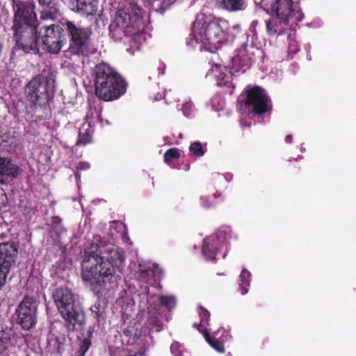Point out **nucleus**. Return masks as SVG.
I'll return each instance as SVG.
<instances>
[{"label": "nucleus", "mask_w": 356, "mask_h": 356, "mask_svg": "<svg viewBox=\"0 0 356 356\" xmlns=\"http://www.w3.org/2000/svg\"><path fill=\"white\" fill-rule=\"evenodd\" d=\"M82 262L81 277L92 290L110 289L121 279L122 266L125 257L119 248L92 245Z\"/></svg>", "instance_id": "obj_1"}, {"label": "nucleus", "mask_w": 356, "mask_h": 356, "mask_svg": "<svg viewBox=\"0 0 356 356\" xmlns=\"http://www.w3.org/2000/svg\"><path fill=\"white\" fill-rule=\"evenodd\" d=\"M229 22L222 17L201 15L194 22V37L210 52L218 50L228 40Z\"/></svg>", "instance_id": "obj_2"}, {"label": "nucleus", "mask_w": 356, "mask_h": 356, "mask_svg": "<svg viewBox=\"0 0 356 356\" xmlns=\"http://www.w3.org/2000/svg\"><path fill=\"white\" fill-rule=\"evenodd\" d=\"M145 11L136 3L119 9L109 25V35L115 41L137 35L145 29Z\"/></svg>", "instance_id": "obj_3"}, {"label": "nucleus", "mask_w": 356, "mask_h": 356, "mask_svg": "<svg viewBox=\"0 0 356 356\" xmlns=\"http://www.w3.org/2000/svg\"><path fill=\"white\" fill-rule=\"evenodd\" d=\"M269 10L275 14L266 21V31L270 36L281 35L292 29L304 17L300 7L292 0H275L268 8Z\"/></svg>", "instance_id": "obj_4"}, {"label": "nucleus", "mask_w": 356, "mask_h": 356, "mask_svg": "<svg viewBox=\"0 0 356 356\" xmlns=\"http://www.w3.org/2000/svg\"><path fill=\"white\" fill-rule=\"evenodd\" d=\"M54 86L44 76H36L26 85L25 94L34 107L35 115L42 118L47 117L49 111V102L54 97Z\"/></svg>", "instance_id": "obj_5"}, {"label": "nucleus", "mask_w": 356, "mask_h": 356, "mask_svg": "<svg viewBox=\"0 0 356 356\" xmlns=\"http://www.w3.org/2000/svg\"><path fill=\"white\" fill-rule=\"evenodd\" d=\"M67 40L69 47L65 52L70 55L88 56L94 53L92 47V30L89 26H82L75 22L66 19Z\"/></svg>", "instance_id": "obj_6"}, {"label": "nucleus", "mask_w": 356, "mask_h": 356, "mask_svg": "<svg viewBox=\"0 0 356 356\" xmlns=\"http://www.w3.org/2000/svg\"><path fill=\"white\" fill-rule=\"evenodd\" d=\"M54 300L62 318L70 324L81 325L84 321L83 312L75 295L67 288L60 287L53 293Z\"/></svg>", "instance_id": "obj_7"}, {"label": "nucleus", "mask_w": 356, "mask_h": 356, "mask_svg": "<svg viewBox=\"0 0 356 356\" xmlns=\"http://www.w3.org/2000/svg\"><path fill=\"white\" fill-rule=\"evenodd\" d=\"M38 301L34 296L26 295L15 309L16 323L22 329L30 330L38 322Z\"/></svg>", "instance_id": "obj_8"}, {"label": "nucleus", "mask_w": 356, "mask_h": 356, "mask_svg": "<svg viewBox=\"0 0 356 356\" xmlns=\"http://www.w3.org/2000/svg\"><path fill=\"white\" fill-rule=\"evenodd\" d=\"M64 27H66V19H64L56 24L42 27L44 32L40 37L48 52L58 54L63 44L67 43V33Z\"/></svg>", "instance_id": "obj_9"}, {"label": "nucleus", "mask_w": 356, "mask_h": 356, "mask_svg": "<svg viewBox=\"0 0 356 356\" xmlns=\"http://www.w3.org/2000/svg\"><path fill=\"white\" fill-rule=\"evenodd\" d=\"M13 6L14 17L12 29L38 27L34 3L16 0L13 1Z\"/></svg>", "instance_id": "obj_10"}, {"label": "nucleus", "mask_w": 356, "mask_h": 356, "mask_svg": "<svg viewBox=\"0 0 356 356\" xmlns=\"http://www.w3.org/2000/svg\"><path fill=\"white\" fill-rule=\"evenodd\" d=\"M12 30L15 41L14 50L22 51L25 54L39 53L38 41L40 34L38 33V27Z\"/></svg>", "instance_id": "obj_11"}, {"label": "nucleus", "mask_w": 356, "mask_h": 356, "mask_svg": "<svg viewBox=\"0 0 356 356\" xmlns=\"http://www.w3.org/2000/svg\"><path fill=\"white\" fill-rule=\"evenodd\" d=\"M245 108L256 115H262L269 112L272 108V103L269 96L260 86H254L246 91L243 100Z\"/></svg>", "instance_id": "obj_12"}, {"label": "nucleus", "mask_w": 356, "mask_h": 356, "mask_svg": "<svg viewBox=\"0 0 356 356\" xmlns=\"http://www.w3.org/2000/svg\"><path fill=\"white\" fill-rule=\"evenodd\" d=\"M120 75L114 68L108 63L102 62L94 67L92 76L95 81V93L98 95L109 94L107 92L106 86L111 81H115L118 76Z\"/></svg>", "instance_id": "obj_13"}, {"label": "nucleus", "mask_w": 356, "mask_h": 356, "mask_svg": "<svg viewBox=\"0 0 356 356\" xmlns=\"http://www.w3.org/2000/svg\"><path fill=\"white\" fill-rule=\"evenodd\" d=\"M18 249L13 243H0V289L6 284L8 275L15 265Z\"/></svg>", "instance_id": "obj_14"}, {"label": "nucleus", "mask_w": 356, "mask_h": 356, "mask_svg": "<svg viewBox=\"0 0 356 356\" xmlns=\"http://www.w3.org/2000/svg\"><path fill=\"white\" fill-rule=\"evenodd\" d=\"M107 92L109 94L98 95L97 97L106 101H113L120 98L127 91V83L124 79L120 75L118 76L115 81H111L106 86Z\"/></svg>", "instance_id": "obj_15"}, {"label": "nucleus", "mask_w": 356, "mask_h": 356, "mask_svg": "<svg viewBox=\"0 0 356 356\" xmlns=\"http://www.w3.org/2000/svg\"><path fill=\"white\" fill-rule=\"evenodd\" d=\"M253 54L250 52L247 44H243L237 54L232 58V70L234 72H245L254 62Z\"/></svg>", "instance_id": "obj_16"}, {"label": "nucleus", "mask_w": 356, "mask_h": 356, "mask_svg": "<svg viewBox=\"0 0 356 356\" xmlns=\"http://www.w3.org/2000/svg\"><path fill=\"white\" fill-rule=\"evenodd\" d=\"M21 173L19 167L15 164L11 159L0 156V176L3 178L0 182L4 184V179L13 180L17 179Z\"/></svg>", "instance_id": "obj_17"}, {"label": "nucleus", "mask_w": 356, "mask_h": 356, "mask_svg": "<svg viewBox=\"0 0 356 356\" xmlns=\"http://www.w3.org/2000/svg\"><path fill=\"white\" fill-rule=\"evenodd\" d=\"M222 244L220 239L216 236H209L204 239L202 247V253L207 260L214 261L217 259Z\"/></svg>", "instance_id": "obj_18"}, {"label": "nucleus", "mask_w": 356, "mask_h": 356, "mask_svg": "<svg viewBox=\"0 0 356 356\" xmlns=\"http://www.w3.org/2000/svg\"><path fill=\"white\" fill-rule=\"evenodd\" d=\"M13 337L12 329L0 321V356L7 353L14 346Z\"/></svg>", "instance_id": "obj_19"}, {"label": "nucleus", "mask_w": 356, "mask_h": 356, "mask_svg": "<svg viewBox=\"0 0 356 356\" xmlns=\"http://www.w3.org/2000/svg\"><path fill=\"white\" fill-rule=\"evenodd\" d=\"M216 6L229 13L243 12L247 8L245 0H214Z\"/></svg>", "instance_id": "obj_20"}, {"label": "nucleus", "mask_w": 356, "mask_h": 356, "mask_svg": "<svg viewBox=\"0 0 356 356\" xmlns=\"http://www.w3.org/2000/svg\"><path fill=\"white\" fill-rule=\"evenodd\" d=\"M219 333V330L217 332H215L213 337H210L209 333L207 330L204 329L203 332V335L207 341V342L216 350L219 353H223L225 352V348L224 346V342L230 337L228 332L223 330V334L220 337H218Z\"/></svg>", "instance_id": "obj_21"}, {"label": "nucleus", "mask_w": 356, "mask_h": 356, "mask_svg": "<svg viewBox=\"0 0 356 356\" xmlns=\"http://www.w3.org/2000/svg\"><path fill=\"white\" fill-rule=\"evenodd\" d=\"M66 346V338L57 336L48 340L47 350L51 355H60L65 350Z\"/></svg>", "instance_id": "obj_22"}, {"label": "nucleus", "mask_w": 356, "mask_h": 356, "mask_svg": "<svg viewBox=\"0 0 356 356\" xmlns=\"http://www.w3.org/2000/svg\"><path fill=\"white\" fill-rule=\"evenodd\" d=\"M76 2V10L79 13L92 15L96 13L95 0H71Z\"/></svg>", "instance_id": "obj_23"}, {"label": "nucleus", "mask_w": 356, "mask_h": 356, "mask_svg": "<svg viewBox=\"0 0 356 356\" xmlns=\"http://www.w3.org/2000/svg\"><path fill=\"white\" fill-rule=\"evenodd\" d=\"M217 85L227 88L225 92L232 95L235 86L232 83V74L231 72H219L216 75Z\"/></svg>", "instance_id": "obj_24"}, {"label": "nucleus", "mask_w": 356, "mask_h": 356, "mask_svg": "<svg viewBox=\"0 0 356 356\" xmlns=\"http://www.w3.org/2000/svg\"><path fill=\"white\" fill-rule=\"evenodd\" d=\"M223 201V197L219 193L202 195L200 197L201 204L206 209H210L218 206Z\"/></svg>", "instance_id": "obj_25"}, {"label": "nucleus", "mask_w": 356, "mask_h": 356, "mask_svg": "<svg viewBox=\"0 0 356 356\" xmlns=\"http://www.w3.org/2000/svg\"><path fill=\"white\" fill-rule=\"evenodd\" d=\"M92 330H88L86 337L79 341V349L75 352L74 356H85L92 345L91 338L92 337Z\"/></svg>", "instance_id": "obj_26"}, {"label": "nucleus", "mask_w": 356, "mask_h": 356, "mask_svg": "<svg viewBox=\"0 0 356 356\" xmlns=\"http://www.w3.org/2000/svg\"><path fill=\"white\" fill-rule=\"evenodd\" d=\"M92 129L90 124L88 122L82 124L79 131L78 143L87 144L91 141Z\"/></svg>", "instance_id": "obj_27"}, {"label": "nucleus", "mask_w": 356, "mask_h": 356, "mask_svg": "<svg viewBox=\"0 0 356 356\" xmlns=\"http://www.w3.org/2000/svg\"><path fill=\"white\" fill-rule=\"evenodd\" d=\"M251 273L246 269H243L240 275V289L241 294L245 295L248 292Z\"/></svg>", "instance_id": "obj_28"}, {"label": "nucleus", "mask_w": 356, "mask_h": 356, "mask_svg": "<svg viewBox=\"0 0 356 356\" xmlns=\"http://www.w3.org/2000/svg\"><path fill=\"white\" fill-rule=\"evenodd\" d=\"M181 156V151L177 147H172L168 149L163 156L164 161L169 164L173 160L177 159Z\"/></svg>", "instance_id": "obj_29"}, {"label": "nucleus", "mask_w": 356, "mask_h": 356, "mask_svg": "<svg viewBox=\"0 0 356 356\" xmlns=\"http://www.w3.org/2000/svg\"><path fill=\"white\" fill-rule=\"evenodd\" d=\"M157 298L161 305L168 310H171L175 306V299L172 296H159Z\"/></svg>", "instance_id": "obj_30"}, {"label": "nucleus", "mask_w": 356, "mask_h": 356, "mask_svg": "<svg viewBox=\"0 0 356 356\" xmlns=\"http://www.w3.org/2000/svg\"><path fill=\"white\" fill-rule=\"evenodd\" d=\"M189 152L191 154L197 157L202 156L204 154V151L201 143L200 142H194L191 143L189 147Z\"/></svg>", "instance_id": "obj_31"}, {"label": "nucleus", "mask_w": 356, "mask_h": 356, "mask_svg": "<svg viewBox=\"0 0 356 356\" xmlns=\"http://www.w3.org/2000/svg\"><path fill=\"white\" fill-rule=\"evenodd\" d=\"M52 228L57 232V235L59 236L63 232H66V229L62 225V219L57 216H53L51 218Z\"/></svg>", "instance_id": "obj_32"}, {"label": "nucleus", "mask_w": 356, "mask_h": 356, "mask_svg": "<svg viewBox=\"0 0 356 356\" xmlns=\"http://www.w3.org/2000/svg\"><path fill=\"white\" fill-rule=\"evenodd\" d=\"M199 316L201 323H204V325L208 324L210 318V313L207 309L200 307L199 309Z\"/></svg>", "instance_id": "obj_33"}, {"label": "nucleus", "mask_w": 356, "mask_h": 356, "mask_svg": "<svg viewBox=\"0 0 356 356\" xmlns=\"http://www.w3.org/2000/svg\"><path fill=\"white\" fill-rule=\"evenodd\" d=\"M91 312L93 314L94 318L97 321H100V318L102 317L103 312L101 311V308L99 305H94L91 307Z\"/></svg>", "instance_id": "obj_34"}, {"label": "nucleus", "mask_w": 356, "mask_h": 356, "mask_svg": "<svg viewBox=\"0 0 356 356\" xmlns=\"http://www.w3.org/2000/svg\"><path fill=\"white\" fill-rule=\"evenodd\" d=\"M8 202V198L6 193L2 188H0V210L4 207Z\"/></svg>", "instance_id": "obj_35"}, {"label": "nucleus", "mask_w": 356, "mask_h": 356, "mask_svg": "<svg viewBox=\"0 0 356 356\" xmlns=\"http://www.w3.org/2000/svg\"><path fill=\"white\" fill-rule=\"evenodd\" d=\"M133 331H134L133 327L131 329L124 328L122 330V334H123V336L128 337L129 339H131L132 337V339L134 340L136 334V333L134 334Z\"/></svg>", "instance_id": "obj_36"}, {"label": "nucleus", "mask_w": 356, "mask_h": 356, "mask_svg": "<svg viewBox=\"0 0 356 356\" xmlns=\"http://www.w3.org/2000/svg\"><path fill=\"white\" fill-rule=\"evenodd\" d=\"M148 327L149 330H152L153 327L151 325L152 323L158 327H160L161 323L160 320L157 317H152L148 321Z\"/></svg>", "instance_id": "obj_37"}, {"label": "nucleus", "mask_w": 356, "mask_h": 356, "mask_svg": "<svg viewBox=\"0 0 356 356\" xmlns=\"http://www.w3.org/2000/svg\"><path fill=\"white\" fill-rule=\"evenodd\" d=\"M259 24V22L257 19H254L251 22V24L249 28V31L250 33H252L253 37H255L257 35V26Z\"/></svg>", "instance_id": "obj_38"}, {"label": "nucleus", "mask_w": 356, "mask_h": 356, "mask_svg": "<svg viewBox=\"0 0 356 356\" xmlns=\"http://www.w3.org/2000/svg\"><path fill=\"white\" fill-rule=\"evenodd\" d=\"M90 167L89 163L86 161H81L76 165V170H86Z\"/></svg>", "instance_id": "obj_39"}, {"label": "nucleus", "mask_w": 356, "mask_h": 356, "mask_svg": "<svg viewBox=\"0 0 356 356\" xmlns=\"http://www.w3.org/2000/svg\"><path fill=\"white\" fill-rule=\"evenodd\" d=\"M191 106H192L191 104L188 103V102L183 104L182 111L185 115H188L189 114V111H190Z\"/></svg>", "instance_id": "obj_40"}, {"label": "nucleus", "mask_w": 356, "mask_h": 356, "mask_svg": "<svg viewBox=\"0 0 356 356\" xmlns=\"http://www.w3.org/2000/svg\"><path fill=\"white\" fill-rule=\"evenodd\" d=\"M169 2L168 1H163L161 5L159 6V7L156 9V10H160L161 13H163L165 10H166V8L167 6L169 5Z\"/></svg>", "instance_id": "obj_41"}, {"label": "nucleus", "mask_w": 356, "mask_h": 356, "mask_svg": "<svg viewBox=\"0 0 356 356\" xmlns=\"http://www.w3.org/2000/svg\"><path fill=\"white\" fill-rule=\"evenodd\" d=\"M152 272V270L150 269H144V270H140V276L141 277H143V279H146L149 277V273Z\"/></svg>", "instance_id": "obj_42"}, {"label": "nucleus", "mask_w": 356, "mask_h": 356, "mask_svg": "<svg viewBox=\"0 0 356 356\" xmlns=\"http://www.w3.org/2000/svg\"><path fill=\"white\" fill-rule=\"evenodd\" d=\"M52 0H38V2L42 6H49Z\"/></svg>", "instance_id": "obj_43"}, {"label": "nucleus", "mask_w": 356, "mask_h": 356, "mask_svg": "<svg viewBox=\"0 0 356 356\" xmlns=\"http://www.w3.org/2000/svg\"><path fill=\"white\" fill-rule=\"evenodd\" d=\"M285 141L286 143H291L292 141H293V137H292V135L289 134V135H287L286 137H285Z\"/></svg>", "instance_id": "obj_44"}, {"label": "nucleus", "mask_w": 356, "mask_h": 356, "mask_svg": "<svg viewBox=\"0 0 356 356\" xmlns=\"http://www.w3.org/2000/svg\"><path fill=\"white\" fill-rule=\"evenodd\" d=\"M203 325H204V323H201V322L199 324H197V323H194L193 324V327L197 328L200 332H202L201 330H200V327L202 326H203Z\"/></svg>", "instance_id": "obj_45"}, {"label": "nucleus", "mask_w": 356, "mask_h": 356, "mask_svg": "<svg viewBox=\"0 0 356 356\" xmlns=\"http://www.w3.org/2000/svg\"><path fill=\"white\" fill-rule=\"evenodd\" d=\"M233 29H235V30H236V31H241V25H240V24H236V25H234V26H233Z\"/></svg>", "instance_id": "obj_46"}, {"label": "nucleus", "mask_w": 356, "mask_h": 356, "mask_svg": "<svg viewBox=\"0 0 356 356\" xmlns=\"http://www.w3.org/2000/svg\"><path fill=\"white\" fill-rule=\"evenodd\" d=\"M177 346H178V344L177 343H172L171 345L170 349H171L172 352L174 351V349H176V347H177Z\"/></svg>", "instance_id": "obj_47"}, {"label": "nucleus", "mask_w": 356, "mask_h": 356, "mask_svg": "<svg viewBox=\"0 0 356 356\" xmlns=\"http://www.w3.org/2000/svg\"><path fill=\"white\" fill-rule=\"evenodd\" d=\"M177 346H178V344L177 343H172L171 345L170 349H171L172 352L174 351V349H176V347H177Z\"/></svg>", "instance_id": "obj_48"}, {"label": "nucleus", "mask_w": 356, "mask_h": 356, "mask_svg": "<svg viewBox=\"0 0 356 356\" xmlns=\"http://www.w3.org/2000/svg\"><path fill=\"white\" fill-rule=\"evenodd\" d=\"M78 171H79V170H77V171L75 172V177H76V179H80V177H81V175H80V174L79 173V172H78Z\"/></svg>", "instance_id": "obj_49"}, {"label": "nucleus", "mask_w": 356, "mask_h": 356, "mask_svg": "<svg viewBox=\"0 0 356 356\" xmlns=\"http://www.w3.org/2000/svg\"><path fill=\"white\" fill-rule=\"evenodd\" d=\"M298 161L296 160L294 161V163H293V165L296 168H298V170L300 169V166L299 165H296V164H297Z\"/></svg>", "instance_id": "obj_50"}, {"label": "nucleus", "mask_w": 356, "mask_h": 356, "mask_svg": "<svg viewBox=\"0 0 356 356\" xmlns=\"http://www.w3.org/2000/svg\"><path fill=\"white\" fill-rule=\"evenodd\" d=\"M184 169L185 170H188L189 169V165H185Z\"/></svg>", "instance_id": "obj_51"}, {"label": "nucleus", "mask_w": 356, "mask_h": 356, "mask_svg": "<svg viewBox=\"0 0 356 356\" xmlns=\"http://www.w3.org/2000/svg\"><path fill=\"white\" fill-rule=\"evenodd\" d=\"M225 257H226V252L223 253L222 258H225Z\"/></svg>", "instance_id": "obj_52"}, {"label": "nucleus", "mask_w": 356, "mask_h": 356, "mask_svg": "<svg viewBox=\"0 0 356 356\" xmlns=\"http://www.w3.org/2000/svg\"><path fill=\"white\" fill-rule=\"evenodd\" d=\"M225 275V274L224 273H222V274L218 273V275Z\"/></svg>", "instance_id": "obj_53"}, {"label": "nucleus", "mask_w": 356, "mask_h": 356, "mask_svg": "<svg viewBox=\"0 0 356 356\" xmlns=\"http://www.w3.org/2000/svg\"><path fill=\"white\" fill-rule=\"evenodd\" d=\"M163 74V72H159V74Z\"/></svg>", "instance_id": "obj_54"}]
</instances>
